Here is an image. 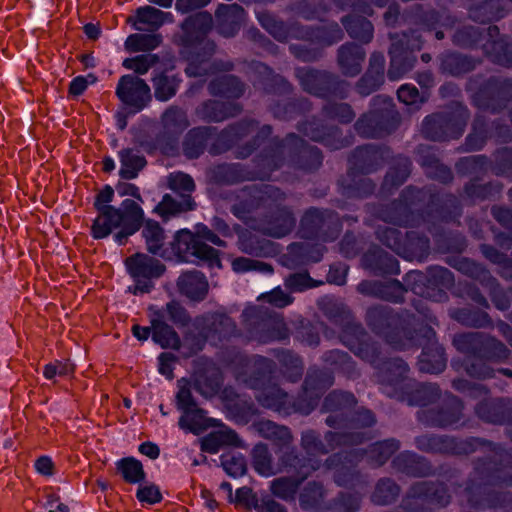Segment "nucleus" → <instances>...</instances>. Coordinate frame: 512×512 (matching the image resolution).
Segmentation results:
<instances>
[{
	"mask_svg": "<svg viewBox=\"0 0 512 512\" xmlns=\"http://www.w3.org/2000/svg\"><path fill=\"white\" fill-rule=\"evenodd\" d=\"M417 23L422 26V29L427 31L435 30V37L438 40L444 38V32L438 28L448 29L453 26L454 20L446 13V11L425 12L417 17Z\"/></svg>",
	"mask_w": 512,
	"mask_h": 512,
	"instance_id": "obj_59",
	"label": "nucleus"
},
{
	"mask_svg": "<svg viewBox=\"0 0 512 512\" xmlns=\"http://www.w3.org/2000/svg\"><path fill=\"white\" fill-rule=\"evenodd\" d=\"M141 235L145 241L147 250L162 257L166 260H175L178 262V257L175 249V239L170 243L169 247L165 246V231L160 224L152 219L143 218L141 227Z\"/></svg>",
	"mask_w": 512,
	"mask_h": 512,
	"instance_id": "obj_29",
	"label": "nucleus"
},
{
	"mask_svg": "<svg viewBox=\"0 0 512 512\" xmlns=\"http://www.w3.org/2000/svg\"><path fill=\"white\" fill-rule=\"evenodd\" d=\"M340 341L356 356L374 366L383 394L410 406L426 407L439 399L441 390L437 384L417 383L407 377L408 365L399 358L379 360V350L375 343L369 341L364 328L354 322H348L342 329Z\"/></svg>",
	"mask_w": 512,
	"mask_h": 512,
	"instance_id": "obj_2",
	"label": "nucleus"
},
{
	"mask_svg": "<svg viewBox=\"0 0 512 512\" xmlns=\"http://www.w3.org/2000/svg\"><path fill=\"white\" fill-rule=\"evenodd\" d=\"M453 43L464 48L481 47L486 57L493 63L505 67L512 66V39L500 35L497 26H489L486 30L463 26L453 35Z\"/></svg>",
	"mask_w": 512,
	"mask_h": 512,
	"instance_id": "obj_10",
	"label": "nucleus"
},
{
	"mask_svg": "<svg viewBox=\"0 0 512 512\" xmlns=\"http://www.w3.org/2000/svg\"><path fill=\"white\" fill-rule=\"evenodd\" d=\"M221 382V376L214 367L195 372L191 381L193 388L204 398L217 395Z\"/></svg>",
	"mask_w": 512,
	"mask_h": 512,
	"instance_id": "obj_50",
	"label": "nucleus"
},
{
	"mask_svg": "<svg viewBox=\"0 0 512 512\" xmlns=\"http://www.w3.org/2000/svg\"><path fill=\"white\" fill-rule=\"evenodd\" d=\"M384 69V55L374 52L370 57L368 70L356 85L357 92L362 96H368L376 91L384 83Z\"/></svg>",
	"mask_w": 512,
	"mask_h": 512,
	"instance_id": "obj_40",
	"label": "nucleus"
},
{
	"mask_svg": "<svg viewBox=\"0 0 512 512\" xmlns=\"http://www.w3.org/2000/svg\"><path fill=\"white\" fill-rule=\"evenodd\" d=\"M430 149V147L424 146H420L418 149L421 165L426 169V174L442 183L450 182L453 178L450 168L441 164L434 155H430Z\"/></svg>",
	"mask_w": 512,
	"mask_h": 512,
	"instance_id": "obj_57",
	"label": "nucleus"
},
{
	"mask_svg": "<svg viewBox=\"0 0 512 512\" xmlns=\"http://www.w3.org/2000/svg\"><path fill=\"white\" fill-rule=\"evenodd\" d=\"M450 316L460 324L474 328H485L492 324L489 315L486 312L471 308L453 309Z\"/></svg>",
	"mask_w": 512,
	"mask_h": 512,
	"instance_id": "obj_64",
	"label": "nucleus"
},
{
	"mask_svg": "<svg viewBox=\"0 0 512 512\" xmlns=\"http://www.w3.org/2000/svg\"><path fill=\"white\" fill-rule=\"evenodd\" d=\"M256 126L257 122L253 120H245L229 126L218 135L216 141L209 149L210 154L218 155L229 150L240 140L251 134Z\"/></svg>",
	"mask_w": 512,
	"mask_h": 512,
	"instance_id": "obj_37",
	"label": "nucleus"
},
{
	"mask_svg": "<svg viewBox=\"0 0 512 512\" xmlns=\"http://www.w3.org/2000/svg\"><path fill=\"white\" fill-rule=\"evenodd\" d=\"M416 447L425 452H439L455 455L469 454L478 449L493 450L498 454L501 447L478 438L458 440L436 435H422L416 438Z\"/></svg>",
	"mask_w": 512,
	"mask_h": 512,
	"instance_id": "obj_20",
	"label": "nucleus"
},
{
	"mask_svg": "<svg viewBox=\"0 0 512 512\" xmlns=\"http://www.w3.org/2000/svg\"><path fill=\"white\" fill-rule=\"evenodd\" d=\"M324 246L320 244L292 243L287 248V253L282 256V264L289 269H295L310 262H319L324 253Z\"/></svg>",
	"mask_w": 512,
	"mask_h": 512,
	"instance_id": "obj_35",
	"label": "nucleus"
},
{
	"mask_svg": "<svg viewBox=\"0 0 512 512\" xmlns=\"http://www.w3.org/2000/svg\"><path fill=\"white\" fill-rule=\"evenodd\" d=\"M113 198L114 190L110 185H105L97 193L94 207L98 211V216L93 221L91 235L94 239H103L114 229H118L114 241L118 245H124L130 236L140 230L144 210L139 203L129 198L124 199L119 207L112 206L110 203Z\"/></svg>",
	"mask_w": 512,
	"mask_h": 512,
	"instance_id": "obj_5",
	"label": "nucleus"
},
{
	"mask_svg": "<svg viewBox=\"0 0 512 512\" xmlns=\"http://www.w3.org/2000/svg\"><path fill=\"white\" fill-rule=\"evenodd\" d=\"M214 133L211 127H196L191 129L184 140L183 152L187 158H198L205 149L208 139Z\"/></svg>",
	"mask_w": 512,
	"mask_h": 512,
	"instance_id": "obj_53",
	"label": "nucleus"
},
{
	"mask_svg": "<svg viewBox=\"0 0 512 512\" xmlns=\"http://www.w3.org/2000/svg\"><path fill=\"white\" fill-rule=\"evenodd\" d=\"M233 362L236 363V379L258 391L255 395L258 403L284 416L294 413L310 414L317 406L320 396L334 383L332 372L310 368L301 393L296 399H292L278 386L264 383L266 376L272 375L276 369V364L271 359L260 355L251 358L237 356Z\"/></svg>",
	"mask_w": 512,
	"mask_h": 512,
	"instance_id": "obj_1",
	"label": "nucleus"
},
{
	"mask_svg": "<svg viewBox=\"0 0 512 512\" xmlns=\"http://www.w3.org/2000/svg\"><path fill=\"white\" fill-rule=\"evenodd\" d=\"M285 194L271 185L245 187L231 207L232 214L250 229L273 238L288 235L295 227L296 220L287 207L280 202Z\"/></svg>",
	"mask_w": 512,
	"mask_h": 512,
	"instance_id": "obj_4",
	"label": "nucleus"
},
{
	"mask_svg": "<svg viewBox=\"0 0 512 512\" xmlns=\"http://www.w3.org/2000/svg\"><path fill=\"white\" fill-rule=\"evenodd\" d=\"M389 149L374 145H365L357 147L349 157V170L347 177L353 183L341 181L343 194L348 197L363 198L370 195L375 185L364 175L374 171L380 161L386 159Z\"/></svg>",
	"mask_w": 512,
	"mask_h": 512,
	"instance_id": "obj_11",
	"label": "nucleus"
},
{
	"mask_svg": "<svg viewBox=\"0 0 512 512\" xmlns=\"http://www.w3.org/2000/svg\"><path fill=\"white\" fill-rule=\"evenodd\" d=\"M356 403L357 400L352 393L343 391H332L329 393L325 397L321 408V412L330 414L326 418V424L329 427L347 431V424H349L351 420L358 419L359 413L370 411L369 409L361 408L352 416L348 417L347 412L354 407Z\"/></svg>",
	"mask_w": 512,
	"mask_h": 512,
	"instance_id": "obj_23",
	"label": "nucleus"
},
{
	"mask_svg": "<svg viewBox=\"0 0 512 512\" xmlns=\"http://www.w3.org/2000/svg\"><path fill=\"white\" fill-rule=\"evenodd\" d=\"M341 231L336 214L316 208L308 209L300 223L301 237L305 239H320L323 242L334 240Z\"/></svg>",
	"mask_w": 512,
	"mask_h": 512,
	"instance_id": "obj_22",
	"label": "nucleus"
},
{
	"mask_svg": "<svg viewBox=\"0 0 512 512\" xmlns=\"http://www.w3.org/2000/svg\"><path fill=\"white\" fill-rule=\"evenodd\" d=\"M212 26L213 18L208 12L191 15L181 24L183 31L181 44L186 48L194 49L186 56L188 65L185 68V73L188 77H205L220 71H230L233 68L231 62L213 60L216 50L215 43L203 41Z\"/></svg>",
	"mask_w": 512,
	"mask_h": 512,
	"instance_id": "obj_6",
	"label": "nucleus"
},
{
	"mask_svg": "<svg viewBox=\"0 0 512 512\" xmlns=\"http://www.w3.org/2000/svg\"><path fill=\"white\" fill-rule=\"evenodd\" d=\"M423 337L427 339V343L423 345L418 361L419 370L430 374L441 373L447 364L444 348L438 344L433 328H425Z\"/></svg>",
	"mask_w": 512,
	"mask_h": 512,
	"instance_id": "obj_30",
	"label": "nucleus"
},
{
	"mask_svg": "<svg viewBox=\"0 0 512 512\" xmlns=\"http://www.w3.org/2000/svg\"><path fill=\"white\" fill-rule=\"evenodd\" d=\"M389 38L392 44L389 49L390 65L387 75L391 81H396L412 70L416 62L414 52L422 48L423 41L416 31L403 33L401 36L390 34Z\"/></svg>",
	"mask_w": 512,
	"mask_h": 512,
	"instance_id": "obj_18",
	"label": "nucleus"
},
{
	"mask_svg": "<svg viewBox=\"0 0 512 512\" xmlns=\"http://www.w3.org/2000/svg\"><path fill=\"white\" fill-rule=\"evenodd\" d=\"M362 265L375 275H398L400 273L397 259L379 247H374L363 255Z\"/></svg>",
	"mask_w": 512,
	"mask_h": 512,
	"instance_id": "obj_38",
	"label": "nucleus"
},
{
	"mask_svg": "<svg viewBox=\"0 0 512 512\" xmlns=\"http://www.w3.org/2000/svg\"><path fill=\"white\" fill-rule=\"evenodd\" d=\"M411 281L414 282L411 290L415 294L421 296L425 294V299L433 298L434 301H445L448 297L442 288H449L454 282V277L449 269L434 266L429 268L427 276L419 271L408 273V285Z\"/></svg>",
	"mask_w": 512,
	"mask_h": 512,
	"instance_id": "obj_21",
	"label": "nucleus"
},
{
	"mask_svg": "<svg viewBox=\"0 0 512 512\" xmlns=\"http://www.w3.org/2000/svg\"><path fill=\"white\" fill-rule=\"evenodd\" d=\"M357 291L364 296L399 303L404 300L407 289L397 280H363L357 285Z\"/></svg>",
	"mask_w": 512,
	"mask_h": 512,
	"instance_id": "obj_32",
	"label": "nucleus"
},
{
	"mask_svg": "<svg viewBox=\"0 0 512 512\" xmlns=\"http://www.w3.org/2000/svg\"><path fill=\"white\" fill-rule=\"evenodd\" d=\"M327 491L323 484L317 481L308 482L299 493V502L304 509H327L325 498Z\"/></svg>",
	"mask_w": 512,
	"mask_h": 512,
	"instance_id": "obj_55",
	"label": "nucleus"
},
{
	"mask_svg": "<svg viewBox=\"0 0 512 512\" xmlns=\"http://www.w3.org/2000/svg\"><path fill=\"white\" fill-rule=\"evenodd\" d=\"M460 269H464L466 273H469L473 278L479 280L481 285L489 293L492 302L499 310H506L509 308V298L506 292H504L496 279L493 278L489 271L483 266L470 260H464L460 263Z\"/></svg>",
	"mask_w": 512,
	"mask_h": 512,
	"instance_id": "obj_31",
	"label": "nucleus"
},
{
	"mask_svg": "<svg viewBox=\"0 0 512 512\" xmlns=\"http://www.w3.org/2000/svg\"><path fill=\"white\" fill-rule=\"evenodd\" d=\"M258 434L279 447H288L293 442L291 430L270 420H260L254 424Z\"/></svg>",
	"mask_w": 512,
	"mask_h": 512,
	"instance_id": "obj_48",
	"label": "nucleus"
},
{
	"mask_svg": "<svg viewBox=\"0 0 512 512\" xmlns=\"http://www.w3.org/2000/svg\"><path fill=\"white\" fill-rule=\"evenodd\" d=\"M398 119L392 98L376 96L372 100V109L357 120L355 129L364 138H380L391 133Z\"/></svg>",
	"mask_w": 512,
	"mask_h": 512,
	"instance_id": "obj_16",
	"label": "nucleus"
},
{
	"mask_svg": "<svg viewBox=\"0 0 512 512\" xmlns=\"http://www.w3.org/2000/svg\"><path fill=\"white\" fill-rule=\"evenodd\" d=\"M194 327L204 340L214 343L236 336L238 329L231 317L224 313L212 312L198 316L194 320Z\"/></svg>",
	"mask_w": 512,
	"mask_h": 512,
	"instance_id": "obj_26",
	"label": "nucleus"
},
{
	"mask_svg": "<svg viewBox=\"0 0 512 512\" xmlns=\"http://www.w3.org/2000/svg\"><path fill=\"white\" fill-rule=\"evenodd\" d=\"M195 208V202L190 195H183L181 200L165 194L162 200L155 206L154 213L159 215L164 221L180 215L181 213L191 211Z\"/></svg>",
	"mask_w": 512,
	"mask_h": 512,
	"instance_id": "obj_49",
	"label": "nucleus"
},
{
	"mask_svg": "<svg viewBox=\"0 0 512 512\" xmlns=\"http://www.w3.org/2000/svg\"><path fill=\"white\" fill-rule=\"evenodd\" d=\"M239 105L233 102L208 100L196 109V115L203 121L221 122L240 112Z\"/></svg>",
	"mask_w": 512,
	"mask_h": 512,
	"instance_id": "obj_45",
	"label": "nucleus"
},
{
	"mask_svg": "<svg viewBox=\"0 0 512 512\" xmlns=\"http://www.w3.org/2000/svg\"><path fill=\"white\" fill-rule=\"evenodd\" d=\"M208 241L218 247H225L226 243L207 225L197 223L195 232L181 229L175 234V249L178 262L199 264L206 263L210 267H221L219 252L206 244Z\"/></svg>",
	"mask_w": 512,
	"mask_h": 512,
	"instance_id": "obj_9",
	"label": "nucleus"
},
{
	"mask_svg": "<svg viewBox=\"0 0 512 512\" xmlns=\"http://www.w3.org/2000/svg\"><path fill=\"white\" fill-rule=\"evenodd\" d=\"M476 61L462 54L447 52L440 58V71L451 76H461L472 71Z\"/></svg>",
	"mask_w": 512,
	"mask_h": 512,
	"instance_id": "obj_54",
	"label": "nucleus"
},
{
	"mask_svg": "<svg viewBox=\"0 0 512 512\" xmlns=\"http://www.w3.org/2000/svg\"><path fill=\"white\" fill-rule=\"evenodd\" d=\"M208 88L212 96H220L227 99L239 98L245 91L244 84L232 75L216 77L210 82Z\"/></svg>",
	"mask_w": 512,
	"mask_h": 512,
	"instance_id": "obj_52",
	"label": "nucleus"
},
{
	"mask_svg": "<svg viewBox=\"0 0 512 512\" xmlns=\"http://www.w3.org/2000/svg\"><path fill=\"white\" fill-rule=\"evenodd\" d=\"M295 75L304 91L321 98L343 99L349 91L348 82L340 80L337 75L326 71L297 68Z\"/></svg>",
	"mask_w": 512,
	"mask_h": 512,
	"instance_id": "obj_19",
	"label": "nucleus"
},
{
	"mask_svg": "<svg viewBox=\"0 0 512 512\" xmlns=\"http://www.w3.org/2000/svg\"><path fill=\"white\" fill-rule=\"evenodd\" d=\"M469 111L461 103H453L447 111L428 115L421 126L423 136L433 141L459 138L467 125Z\"/></svg>",
	"mask_w": 512,
	"mask_h": 512,
	"instance_id": "obj_15",
	"label": "nucleus"
},
{
	"mask_svg": "<svg viewBox=\"0 0 512 512\" xmlns=\"http://www.w3.org/2000/svg\"><path fill=\"white\" fill-rule=\"evenodd\" d=\"M120 161L119 176L125 180L138 177L147 165L145 156L136 148H123L118 152Z\"/></svg>",
	"mask_w": 512,
	"mask_h": 512,
	"instance_id": "obj_47",
	"label": "nucleus"
},
{
	"mask_svg": "<svg viewBox=\"0 0 512 512\" xmlns=\"http://www.w3.org/2000/svg\"><path fill=\"white\" fill-rule=\"evenodd\" d=\"M127 22L138 31L156 32L164 24L173 23L174 16L171 12H164L153 6H142L136 9L134 15Z\"/></svg>",
	"mask_w": 512,
	"mask_h": 512,
	"instance_id": "obj_33",
	"label": "nucleus"
},
{
	"mask_svg": "<svg viewBox=\"0 0 512 512\" xmlns=\"http://www.w3.org/2000/svg\"><path fill=\"white\" fill-rule=\"evenodd\" d=\"M126 266L137 282L141 279L158 278L165 271V266L159 260L145 254H136L127 258Z\"/></svg>",
	"mask_w": 512,
	"mask_h": 512,
	"instance_id": "obj_41",
	"label": "nucleus"
},
{
	"mask_svg": "<svg viewBox=\"0 0 512 512\" xmlns=\"http://www.w3.org/2000/svg\"><path fill=\"white\" fill-rule=\"evenodd\" d=\"M216 29L220 35L235 36L246 18L244 9L238 4H221L215 11Z\"/></svg>",
	"mask_w": 512,
	"mask_h": 512,
	"instance_id": "obj_36",
	"label": "nucleus"
},
{
	"mask_svg": "<svg viewBox=\"0 0 512 512\" xmlns=\"http://www.w3.org/2000/svg\"><path fill=\"white\" fill-rule=\"evenodd\" d=\"M347 33L353 39L362 43H369L373 39L374 28L366 18L358 15H349L341 19Z\"/></svg>",
	"mask_w": 512,
	"mask_h": 512,
	"instance_id": "obj_56",
	"label": "nucleus"
},
{
	"mask_svg": "<svg viewBox=\"0 0 512 512\" xmlns=\"http://www.w3.org/2000/svg\"><path fill=\"white\" fill-rule=\"evenodd\" d=\"M415 500V506L404 507L403 512H430L423 507L425 503L444 507L450 502V495L447 488L442 483L417 482L411 487V491L405 502L410 504Z\"/></svg>",
	"mask_w": 512,
	"mask_h": 512,
	"instance_id": "obj_27",
	"label": "nucleus"
},
{
	"mask_svg": "<svg viewBox=\"0 0 512 512\" xmlns=\"http://www.w3.org/2000/svg\"><path fill=\"white\" fill-rule=\"evenodd\" d=\"M179 293L191 301H202L209 289L206 276L197 270L183 272L177 279Z\"/></svg>",
	"mask_w": 512,
	"mask_h": 512,
	"instance_id": "obj_39",
	"label": "nucleus"
},
{
	"mask_svg": "<svg viewBox=\"0 0 512 512\" xmlns=\"http://www.w3.org/2000/svg\"><path fill=\"white\" fill-rule=\"evenodd\" d=\"M423 191L408 187L404 190L402 198L394 201L374 212L376 218L382 220L386 224H393L396 226H412L414 213L411 206L415 204L416 199H420Z\"/></svg>",
	"mask_w": 512,
	"mask_h": 512,
	"instance_id": "obj_24",
	"label": "nucleus"
},
{
	"mask_svg": "<svg viewBox=\"0 0 512 512\" xmlns=\"http://www.w3.org/2000/svg\"><path fill=\"white\" fill-rule=\"evenodd\" d=\"M463 408V402L458 397L448 393L440 409L437 411L422 409L417 413V418L427 426L458 427L462 424Z\"/></svg>",
	"mask_w": 512,
	"mask_h": 512,
	"instance_id": "obj_25",
	"label": "nucleus"
},
{
	"mask_svg": "<svg viewBox=\"0 0 512 512\" xmlns=\"http://www.w3.org/2000/svg\"><path fill=\"white\" fill-rule=\"evenodd\" d=\"M376 424V418L372 411L359 413L358 419L351 420L347 424V431H328L321 435L312 429L301 434V447L311 455H325L337 448H350L365 443L374 438L369 430Z\"/></svg>",
	"mask_w": 512,
	"mask_h": 512,
	"instance_id": "obj_8",
	"label": "nucleus"
},
{
	"mask_svg": "<svg viewBox=\"0 0 512 512\" xmlns=\"http://www.w3.org/2000/svg\"><path fill=\"white\" fill-rule=\"evenodd\" d=\"M413 315L394 313L389 307L375 305L366 312L367 324L395 349L404 350L412 346L413 336L409 330Z\"/></svg>",
	"mask_w": 512,
	"mask_h": 512,
	"instance_id": "obj_14",
	"label": "nucleus"
},
{
	"mask_svg": "<svg viewBox=\"0 0 512 512\" xmlns=\"http://www.w3.org/2000/svg\"><path fill=\"white\" fill-rule=\"evenodd\" d=\"M242 322L247 330V339L258 344L283 341L290 335L283 316L264 304L245 308Z\"/></svg>",
	"mask_w": 512,
	"mask_h": 512,
	"instance_id": "obj_13",
	"label": "nucleus"
},
{
	"mask_svg": "<svg viewBox=\"0 0 512 512\" xmlns=\"http://www.w3.org/2000/svg\"><path fill=\"white\" fill-rule=\"evenodd\" d=\"M453 345L466 358L462 362L453 361L452 367L456 371L463 369L467 375L476 379L494 377L495 371L486 361L504 363L511 356L510 350L504 343L481 332L457 334L453 338Z\"/></svg>",
	"mask_w": 512,
	"mask_h": 512,
	"instance_id": "obj_7",
	"label": "nucleus"
},
{
	"mask_svg": "<svg viewBox=\"0 0 512 512\" xmlns=\"http://www.w3.org/2000/svg\"><path fill=\"white\" fill-rule=\"evenodd\" d=\"M181 79L177 76H168L165 72L155 74L152 78L155 98L165 102L177 93Z\"/></svg>",
	"mask_w": 512,
	"mask_h": 512,
	"instance_id": "obj_63",
	"label": "nucleus"
},
{
	"mask_svg": "<svg viewBox=\"0 0 512 512\" xmlns=\"http://www.w3.org/2000/svg\"><path fill=\"white\" fill-rule=\"evenodd\" d=\"M320 467L319 462L311 465V469L303 473L300 478L293 477H279L271 481V493L284 501H294L302 482L310 475L312 471L318 470Z\"/></svg>",
	"mask_w": 512,
	"mask_h": 512,
	"instance_id": "obj_46",
	"label": "nucleus"
},
{
	"mask_svg": "<svg viewBox=\"0 0 512 512\" xmlns=\"http://www.w3.org/2000/svg\"><path fill=\"white\" fill-rule=\"evenodd\" d=\"M452 387L467 397L478 400L475 407L476 415L485 422L503 424L506 420L507 407L504 399L491 398L489 389L482 384H473L466 379H455Z\"/></svg>",
	"mask_w": 512,
	"mask_h": 512,
	"instance_id": "obj_17",
	"label": "nucleus"
},
{
	"mask_svg": "<svg viewBox=\"0 0 512 512\" xmlns=\"http://www.w3.org/2000/svg\"><path fill=\"white\" fill-rule=\"evenodd\" d=\"M392 465L397 471L413 476L426 475L429 470L425 459L412 452L400 453L393 459Z\"/></svg>",
	"mask_w": 512,
	"mask_h": 512,
	"instance_id": "obj_58",
	"label": "nucleus"
},
{
	"mask_svg": "<svg viewBox=\"0 0 512 512\" xmlns=\"http://www.w3.org/2000/svg\"><path fill=\"white\" fill-rule=\"evenodd\" d=\"M161 124L167 133L180 134L189 126V120L181 107L171 105L161 115Z\"/></svg>",
	"mask_w": 512,
	"mask_h": 512,
	"instance_id": "obj_62",
	"label": "nucleus"
},
{
	"mask_svg": "<svg viewBox=\"0 0 512 512\" xmlns=\"http://www.w3.org/2000/svg\"><path fill=\"white\" fill-rule=\"evenodd\" d=\"M298 130L309 139L321 142L331 150L341 149L348 145L347 141L338 138L340 134L338 128L320 126L315 120L302 123Z\"/></svg>",
	"mask_w": 512,
	"mask_h": 512,
	"instance_id": "obj_42",
	"label": "nucleus"
},
{
	"mask_svg": "<svg viewBox=\"0 0 512 512\" xmlns=\"http://www.w3.org/2000/svg\"><path fill=\"white\" fill-rule=\"evenodd\" d=\"M152 339L162 348L179 349L181 345L177 332L164 320L163 311H153L151 318Z\"/></svg>",
	"mask_w": 512,
	"mask_h": 512,
	"instance_id": "obj_44",
	"label": "nucleus"
},
{
	"mask_svg": "<svg viewBox=\"0 0 512 512\" xmlns=\"http://www.w3.org/2000/svg\"><path fill=\"white\" fill-rule=\"evenodd\" d=\"M115 93L134 112L143 110L151 100L149 85L143 79L130 74L120 77Z\"/></svg>",
	"mask_w": 512,
	"mask_h": 512,
	"instance_id": "obj_28",
	"label": "nucleus"
},
{
	"mask_svg": "<svg viewBox=\"0 0 512 512\" xmlns=\"http://www.w3.org/2000/svg\"><path fill=\"white\" fill-rule=\"evenodd\" d=\"M260 25L276 40L286 42L291 38L302 39L320 47L330 46L343 38V32L335 22L316 29L291 25L287 27L266 11H256Z\"/></svg>",
	"mask_w": 512,
	"mask_h": 512,
	"instance_id": "obj_12",
	"label": "nucleus"
},
{
	"mask_svg": "<svg viewBox=\"0 0 512 512\" xmlns=\"http://www.w3.org/2000/svg\"><path fill=\"white\" fill-rule=\"evenodd\" d=\"M274 356L280 365V372L290 382H297L303 375L304 365L302 359L291 350L279 349Z\"/></svg>",
	"mask_w": 512,
	"mask_h": 512,
	"instance_id": "obj_51",
	"label": "nucleus"
},
{
	"mask_svg": "<svg viewBox=\"0 0 512 512\" xmlns=\"http://www.w3.org/2000/svg\"><path fill=\"white\" fill-rule=\"evenodd\" d=\"M117 472L128 484H140L146 478L141 461L135 457H123L115 462Z\"/></svg>",
	"mask_w": 512,
	"mask_h": 512,
	"instance_id": "obj_60",
	"label": "nucleus"
},
{
	"mask_svg": "<svg viewBox=\"0 0 512 512\" xmlns=\"http://www.w3.org/2000/svg\"><path fill=\"white\" fill-rule=\"evenodd\" d=\"M235 224V232L238 236V249L255 257H268L276 253L275 244L265 238L259 237L252 231Z\"/></svg>",
	"mask_w": 512,
	"mask_h": 512,
	"instance_id": "obj_34",
	"label": "nucleus"
},
{
	"mask_svg": "<svg viewBox=\"0 0 512 512\" xmlns=\"http://www.w3.org/2000/svg\"><path fill=\"white\" fill-rule=\"evenodd\" d=\"M366 52L360 45L348 43L342 45L338 50L337 62L343 75L355 77L362 70Z\"/></svg>",
	"mask_w": 512,
	"mask_h": 512,
	"instance_id": "obj_43",
	"label": "nucleus"
},
{
	"mask_svg": "<svg viewBox=\"0 0 512 512\" xmlns=\"http://www.w3.org/2000/svg\"><path fill=\"white\" fill-rule=\"evenodd\" d=\"M271 134L272 127L264 125L254 136L252 144L239 146L235 151L236 158L244 159L250 156L255 149L264 146L261 155L254 160L255 170H248L244 165L238 163L219 166L220 173L223 174L226 182L269 179L271 173L280 167L281 156L285 151L305 158V162L301 165L305 170L316 169L322 164L321 151L317 147L309 146L295 134H288L284 140L273 138L269 140L268 145H264Z\"/></svg>",
	"mask_w": 512,
	"mask_h": 512,
	"instance_id": "obj_3",
	"label": "nucleus"
},
{
	"mask_svg": "<svg viewBox=\"0 0 512 512\" xmlns=\"http://www.w3.org/2000/svg\"><path fill=\"white\" fill-rule=\"evenodd\" d=\"M161 43L162 36L160 34L154 32L134 33L126 38L124 47L130 53L150 52L158 48Z\"/></svg>",
	"mask_w": 512,
	"mask_h": 512,
	"instance_id": "obj_61",
	"label": "nucleus"
}]
</instances>
